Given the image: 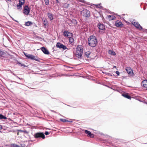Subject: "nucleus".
Masks as SVG:
<instances>
[{"instance_id": "nucleus-1", "label": "nucleus", "mask_w": 147, "mask_h": 147, "mask_svg": "<svg viewBox=\"0 0 147 147\" xmlns=\"http://www.w3.org/2000/svg\"><path fill=\"white\" fill-rule=\"evenodd\" d=\"M88 45L92 47H96L98 43L96 37L94 35L90 36L88 38Z\"/></svg>"}, {"instance_id": "nucleus-2", "label": "nucleus", "mask_w": 147, "mask_h": 147, "mask_svg": "<svg viewBox=\"0 0 147 147\" xmlns=\"http://www.w3.org/2000/svg\"><path fill=\"white\" fill-rule=\"evenodd\" d=\"M83 53V48L82 46L78 45L76 48V56L78 59H81L82 57Z\"/></svg>"}, {"instance_id": "nucleus-3", "label": "nucleus", "mask_w": 147, "mask_h": 147, "mask_svg": "<svg viewBox=\"0 0 147 147\" xmlns=\"http://www.w3.org/2000/svg\"><path fill=\"white\" fill-rule=\"evenodd\" d=\"M34 136L35 138H42L44 139L45 138V136L43 133L42 132H38L34 134Z\"/></svg>"}, {"instance_id": "nucleus-4", "label": "nucleus", "mask_w": 147, "mask_h": 147, "mask_svg": "<svg viewBox=\"0 0 147 147\" xmlns=\"http://www.w3.org/2000/svg\"><path fill=\"white\" fill-rule=\"evenodd\" d=\"M82 14L83 16L88 18L90 16V11L87 9H84L82 11Z\"/></svg>"}, {"instance_id": "nucleus-5", "label": "nucleus", "mask_w": 147, "mask_h": 147, "mask_svg": "<svg viewBox=\"0 0 147 147\" xmlns=\"http://www.w3.org/2000/svg\"><path fill=\"white\" fill-rule=\"evenodd\" d=\"M56 46L57 48H59L60 49H63L64 50L66 49H67L65 45L59 42L57 43Z\"/></svg>"}, {"instance_id": "nucleus-6", "label": "nucleus", "mask_w": 147, "mask_h": 147, "mask_svg": "<svg viewBox=\"0 0 147 147\" xmlns=\"http://www.w3.org/2000/svg\"><path fill=\"white\" fill-rule=\"evenodd\" d=\"M28 59H30L31 60H34L38 62H40V60L41 59L38 57L37 56H35L31 54L30 56Z\"/></svg>"}, {"instance_id": "nucleus-7", "label": "nucleus", "mask_w": 147, "mask_h": 147, "mask_svg": "<svg viewBox=\"0 0 147 147\" xmlns=\"http://www.w3.org/2000/svg\"><path fill=\"white\" fill-rule=\"evenodd\" d=\"M30 12V8L29 7L28 5H26L25 6L23 13L26 15H28Z\"/></svg>"}, {"instance_id": "nucleus-8", "label": "nucleus", "mask_w": 147, "mask_h": 147, "mask_svg": "<svg viewBox=\"0 0 147 147\" xmlns=\"http://www.w3.org/2000/svg\"><path fill=\"white\" fill-rule=\"evenodd\" d=\"M132 23L134 26L139 30H141L143 28L142 27L140 26V25L138 22H132Z\"/></svg>"}, {"instance_id": "nucleus-9", "label": "nucleus", "mask_w": 147, "mask_h": 147, "mask_svg": "<svg viewBox=\"0 0 147 147\" xmlns=\"http://www.w3.org/2000/svg\"><path fill=\"white\" fill-rule=\"evenodd\" d=\"M126 71L131 76H134L133 71L132 69L130 67H127L125 69Z\"/></svg>"}, {"instance_id": "nucleus-10", "label": "nucleus", "mask_w": 147, "mask_h": 147, "mask_svg": "<svg viewBox=\"0 0 147 147\" xmlns=\"http://www.w3.org/2000/svg\"><path fill=\"white\" fill-rule=\"evenodd\" d=\"M97 26L98 28L100 30H105V25L102 23L99 22L97 24Z\"/></svg>"}, {"instance_id": "nucleus-11", "label": "nucleus", "mask_w": 147, "mask_h": 147, "mask_svg": "<svg viewBox=\"0 0 147 147\" xmlns=\"http://www.w3.org/2000/svg\"><path fill=\"white\" fill-rule=\"evenodd\" d=\"M115 25L118 28H121L124 25L121 21L117 20L115 22Z\"/></svg>"}, {"instance_id": "nucleus-12", "label": "nucleus", "mask_w": 147, "mask_h": 147, "mask_svg": "<svg viewBox=\"0 0 147 147\" xmlns=\"http://www.w3.org/2000/svg\"><path fill=\"white\" fill-rule=\"evenodd\" d=\"M40 49L46 55H49L50 53L49 51L45 47H43L40 48Z\"/></svg>"}, {"instance_id": "nucleus-13", "label": "nucleus", "mask_w": 147, "mask_h": 147, "mask_svg": "<svg viewBox=\"0 0 147 147\" xmlns=\"http://www.w3.org/2000/svg\"><path fill=\"white\" fill-rule=\"evenodd\" d=\"M84 132L87 135V136L91 138H93L94 137V134H92L90 131L87 130H85Z\"/></svg>"}, {"instance_id": "nucleus-14", "label": "nucleus", "mask_w": 147, "mask_h": 147, "mask_svg": "<svg viewBox=\"0 0 147 147\" xmlns=\"http://www.w3.org/2000/svg\"><path fill=\"white\" fill-rule=\"evenodd\" d=\"M122 96L129 99H131V96L128 93H124L121 94Z\"/></svg>"}, {"instance_id": "nucleus-15", "label": "nucleus", "mask_w": 147, "mask_h": 147, "mask_svg": "<svg viewBox=\"0 0 147 147\" xmlns=\"http://www.w3.org/2000/svg\"><path fill=\"white\" fill-rule=\"evenodd\" d=\"M7 56L6 53L2 50L0 49V57H5Z\"/></svg>"}, {"instance_id": "nucleus-16", "label": "nucleus", "mask_w": 147, "mask_h": 147, "mask_svg": "<svg viewBox=\"0 0 147 147\" xmlns=\"http://www.w3.org/2000/svg\"><path fill=\"white\" fill-rule=\"evenodd\" d=\"M142 86L145 88L147 90V80H145L143 81L142 82Z\"/></svg>"}, {"instance_id": "nucleus-17", "label": "nucleus", "mask_w": 147, "mask_h": 147, "mask_svg": "<svg viewBox=\"0 0 147 147\" xmlns=\"http://www.w3.org/2000/svg\"><path fill=\"white\" fill-rule=\"evenodd\" d=\"M47 15L51 20H53L54 19L53 15L51 13L49 12L47 13Z\"/></svg>"}, {"instance_id": "nucleus-18", "label": "nucleus", "mask_w": 147, "mask_h": 147, "mask_svg": "<svg viewBox=\"0 0 147 147\" xmlns=\"http://www.w3.org/2000/svg\"><path fill=\"white\" fill-rule=\"evenodd\" d=\"M91 53L89 51H88L87 52H86L84 53V55L87 58H90L91 57L89 56Z\"/></svg>"}, {"instance_id": "nucleus-19", "label": "nucleus", "mask_w": 147, "mask_h": 147, "mask_svg": "<svg viewBox=\"0 0 147 147\" xmlns=\"http://www.w3.org/2000/svg\"><path fill=\"white\" fill-rule=\"evenodd\" d=\"M64 36L65 37L68 38V34L69 31L67 30H65L63 33Z\"/></svg>"}, {"instance_id": "nucleus-20", "label": "nucleus", "mask_w": 147, "mask_h": 147, "mask_svg": "<svg viewBox=\"0 0 147 147\" xmlns=\"http://www.w3.org/2000/svg\"><path fill=\"white\" fill-rule=\"evenodd\" d=\"M32 24L33 23L32 22L28 21L25 22L24 25L26 26H28Z\"/></svg>"}, {"instance_id": "nucleus-21", "label": "nucleus", "mask_w": 147, "mask_h": 147, "mask_svg": "<svg viewBox=\"0 0 147 147\" xmlns=\"http://www.w3.org/2000/svg\"><path fill=\"white\" fill-rule=\"evenodd\" d=\"M108 17L110 19V20H113L116 18L115 16L110 15L108 16Z\"/></svg>"}, {"instance_id": "nucleus-22", "label": "nucleus", "mask_w": 147, "mask_h": 147, "mask_svg": "<svg viewBox=\"0 0 147 147\" xmlns=\"http://www.w3.org/2000/svg\"><path fill=\"white\" fill-rule=\"evenodd\" d=\"M72 23L75 25H77V22L76 20L75 19H72L71 20Z\"/></svg>"}, {"instance_id": "nucleus-23", "label": "nucleus", "mask_w": 147, "mask_h": 147, "mask_svg": "<svg viewBox=\"0 0 147 147\" xmlns=\"http://www.w3.org/2000/svg\"><path fill=\"white\" fill-rule=\"evenodd\" d=\"M17 64H19V65H20L21 66H23V67H27V66L26 65L23 63H20V62L18 60H17Z\"/></svg>"}, {"instance_id": "nucleus-24", "label": "nucleus", "mask_w": 147, "mask_h": 147, "mask_svg": "<svg viewBox=\"0 0 147 147\" xmlns=\"http://www.w3.org/2000/svg\"><path fill=\"white\" fill-rule=\"evenodd\" d=\"M22 5H23L20 4V3H18V4L17 5V7L18 9H22Z\"/></svg>"}, {"instance_id": "nucleus-25", "label": "nucleus", "mask_w": 147, "mask_h": 147, "mask_svg": "<svg viewBox=\"0 0 147 147\" xmlns=\"http://www.w3.org/2000/svg\"><path fill=\"white\" fill-rule=\"evenodd\" d=\"M7 119V117L3 115L2 114H0V119Z\"/></svg>"}, {"instance_id": "nucleus-26", "label": "nucleus", "mask_w": 147, "mask_h": 147, "mask_svg": "<svg viewBox=\"0 0 147 147\" xmlns=\"http://www.w3.org/2000/svg\"><path fill=\"white\" fill-rule=\"evenodd\" d=\"M109 51L110 52L109 54L111 55H116V53L114 51L111 50H109Z\"/></svg>"}, {"instance_id": "nucleus-27", "label": "nucleus", "mask_w": 147, "mask_h": 147, "mask_svg": "<svg viewBox=\"0 0 147 147\" xmlns=\"http://www.w3.org/2000/svg\"><path fill=\"white\" fill-rule=\"evenodd\" d=\"M69 42L70 44L72 43L74 41V40L72 37L69 38Z\"/></svg>"}, {"instance_id": "nucleus-28", "label": "nucleus", "mask_w": 147, "mask_h": 147, "mask_svg": "<svg viewBox=\"0 0 147 147\" xmlns=\"http://www.w3.org/2000/svg\"><path fill=\"white\" fill-rule=\"evenodd\" d=\"M23 53L24 54V55H25V56L26 57L27 59H28L30 56V55H31V54H28L27 53H25L24 52H23Z\"/></svg>"}, {"instance_id": "nucleus-29", "label": "nucleus", "mask_w": 147, "mask_h": 147, "mask_svg": "<svg viewBox=\"0 0 147 147\" xmlns=\"http://www.w3.org/2000/svg\"><path fill=\"white\" fill-rule=\"evenodd\" d=\"M43 21L44 22L43 26H44V27H45V26H46L47 24V23L48 24V23L46 19H45V20H43Z\"/></svg>"}, {"instance_id": "nucleus-30", "label": "nucleus", "mask_w": 147, "mask_h": 147, "mask_svg": "<svg viewBox=\"0 0 147 147\" xmlns=\"http://www.w3.org/2000/svg\"><path fill=\"white\" fill-rule=\"evenodd\" d=\"M19 2L23 5L25 2V0H19Z\"/></svg>"}, {"instance_id": "nucleus-31", "label": "nucleus", "mask_w": 147, "mask_h": 147, "mask_svg": "<svg viewBox=\"0 0 147 147\" xmlns=\"http://www.w3.org/2000/svg\"><path fill=\"white\" fill-rule=\"evenodd\" d=\"M60 120L61 121L63 122H67V121H68V120L63 119H60Z\"/></svg>"}, {"instance_id": "nucleus-32", "label": "nucleus", "mask_w": 147, "mask_h": 147, "mask_svg": "<svg viewBox=\"0 0 147 147\" xmlns=\"http://www.w3.org/2000/svg\"><path fill=\"white\" fill-rule=\"evenodd\" d=\"M11 147H19V146L16 144H11Z\"/></svg>"}, {"instance_id": "nucleus-33", "label": "nucleus", "mask_w": 147, "mask_h": 147, "mask_svg": "<svg viewBox=\"0 0 147 147\" xmlns=\"http://www.w3.org/2000/svg\"><path fill=\"white\" fill-rule=\"evenodd\" d=\"M68 35V38L72 37L73 36V34L72 33L69 32Z\"/></svg>"}, {"instance_id": "nucleus-34", "label": "nucleus", "mask_w": 147, "mask_h": 147, "mask_svg": "<svg viewBox=\"0 0 147 147\" xmlns=\"http://www.w3.org/2000/svg\"><path fill=\"white\" fill-rule=\"evenodd\" d=\"M45 4L46 5H48L49 4V0H44Z\"/></svg>"}, {"instance_id": "nucleus-35", "label": "nucleus", "mask_w": 147, "mask_h": 147, "mask_svg": "<svg viewBox=\"0 0 147 147\" xmlns=\"http://www.w3.org/2000/svg\"><path fill=\"white\" fill-rule=\"evenodd\" d=\"M115 73L117 74V76H118L119 75V72L118 71H116L115 72Z\"/></svg>"}, {"instance_id": "nucleus-36", "label": "nucleus", "mask_w": 147, "mask_h": 147, "mask_svg": "<svg viewBox=\"0 0 147 147\" xmlns=\"http://www.w3.org/2000/svg\"><path fill=\"white\" fill-rule=\"evenodd\" d=\"M45 134L46 135H48L49 134V132L48 131H46L45 132Z\"/></svg>"}, {"instance_id": "nucleus-37", "label": "nucleus", "mask_w": 147, "mask_h": 147, "mask_svg": "<svg viewBox=\"0 0 147 147\" xmlns=\"http://www.w3.org/2000/svg\"><path fill=\"white\" fill-rule=\"evenodd\" d=\"M79 1L82 3H85L86 1H85L84 0H79Z\"/></svg>"}, {"instance_id": "nucleus-38", "label": "nucleus", "mask_w": 147, "mask_h": 147, "mask_svg": "<svg viewBox=\"0 0 147 147\" xmlns=\"http://www.w3.org/2000/svg\"><path fill=\"white\" fill-rule=\"evenodd\" d=\"M107 75L109 76H112V74L111 73H109L107 72Z\"/></svg>"}, {"instance_id": "nucleus-39", "label": "nucleus", "mask_w": 147, "mask_h": 147, "mask_svg": "<svg viewBox=\"0 0 147 147\" xmlns=\"http://www.w3.org/2000/svg\"><path fill=\"white\" fill-rule=\"evenodd\" d=\"M55 2L57 4H59L60 3V2L58 0H56Z\"/></svg>"}, {"instance_id": "nucleus-40", "label": "nucleus", "mask_w": 147, "mask_h": 147, "mask_svg": "<svg viewBox=\"0 0 147 147\" xmlns=\"http://www.w3.org/2000/svg\"><path fill=\"white\" fill-rule=\"evenodd\" d=\"M22 132L25 133H28L27 131L25 130H23Z\"/></svg>"}, {"instance_id": "nucleus-41", "label": "nucleus", "mask_w": 147, "mask_h": 147, "mask_svg": "<svg viewBox=\"0 0 147 147\" xmlns=\"http://www.w3.org/2000/svg\"><path fill=\"white\" fill-rule=\"evenodd\" d=\"M2 129V125H0V130L1 129ZM0 132H1V131L0 130Z\"/></svg>"}, {"instance_id": "nucleus-42", "label": "nucleus", "mask_w": 147, "mask_h": 147, "mask_svg": "<svg viewBox=\"0 0 147 147\" xmlns=\"http://www.w3.org/2000/svg\"><path fill=\"white\" fill-rule=\"evenodd\" d=\"M16 77L17 78H18L20 80H22L23 79L22 78H19L18 76H16Z\"/></svg>"}, {"instance_id": "nucleus-43", "label": "nucleus", "mask_w": 147, "mask_h": 147, "mask_svg": "<svg viewBox=\"0 0 147 147\" xmlns=\"http://www.w3.org/2000/svg\"><path fill=\"white\" fill-rule=\"evenodd\" d=\"M102 73L104 74H105L107 75V72H106L102 71Z\"/></svg>"}, {"instance_id": "nucleus-44", "label": "nucleus", "mask_w": 147, "mask_h": 147, "mask_svg": "<svg viewBox=\"0 0 147 147\" xmlns=\"http://www.w3.org/2000/svg\"><path fill=\"white\" fill-rule=\"evenodd\" d=\"M72 121H71V119H70V121H69L68 120V121H67V122H70V123H71V122H72Z\"/></svg>"}, {"instance_id": "nucleus-45", "label": "nucleus", "mask_w": 147, "mask_h": 147, "mask_svg": "<svg viewBox=\"0 0 147 147\" xmlns=\"http://www.w3.org/2000/svg\"><path fill=\"white\" fill-rule=\"evenodd\" d=\"M52 112L56 113V112L55 111H54V110H51V111Z\"/></svg>"}, {"instance_id": "nucleus-46", "label": "nucleus", "mask_w": 147, "mask_h": 147, "mask_svg": "<svg viewBox=\"0 0 147 147\" xmlns=\"http://www.w3.org/2000/svg\"><path fill=\"white\" fill-rule=\"evenodd\" d=\"M18 131H20V132H22L23 130H18Z\"/></svg>"}, {"instance_id": "nucleus-47", "label": "nucleus", "mask_w": 147, "mask_h": 147, "mask_svg": "<svg viewBox=\"0 0 147 147\" xmlns=\"http://www.w3.org/2000/svg\"><path fill=\"white\" fill-rule=\"evenodd\" d=\"M6 1L7 2L8 1L10 2L11 1V0H6Z\"/></svg>"}, {"instance_id": "nucleus-48", "label": "nucleus", "mask_w": 147, "mask_h": 147, "mask_svg": "<svg viewBox=\"0 0 147 147\" xmlns=\"http://www.w3.org/2000/svg\"><path fill=\"white\" fill-rule=\"evenodd\" d=\"M98 8H101L102 7V6H100V7H98Z\"/></svg>"}, {"instance_id": "nucleus-49", "label": "nucleus", "mask_w": 147, "mask_h": 147, "mask_svg": "<svg viewBox=\"0 0 147 147\" xmlns=\"http://www.w3.org/2000/svg\"><path fill=\"white\" fill-rule=\"evenodd\" d=\"M12 20H14V21H15V22H18V21L17 20H14V19H13V18H12Z\"/></svg>"}, {"instance_id": "nucleus-50", "label": "nucleus", "mask_w": 147, "mask_h": 147, "mask_svg": "<svg viewBox=\"0 0 147 147\" xmlns=\"http://www.w3.org/2000/svg\"><path fill=\"white\" fill-rule=\"evenodd\" d=\"M13 74L16 77V76H17L16 75V74H14V73H13Z\"/></svg>"}, {"instance_id": "nucleus-51", "label": "nucleus", "mask_w": 147, "mask_h": 147, "mask_svg": "<svg viewBox=\"0 0 147 147\" xmlns=\"http://www.w3.org/2000/svg\"><path fill=\"white\" fill-rule=\"evenodd\" d=\"M101 135H103V133H102L101 134Z\"/></svg>"}, {"instance_id": "nucleus-52", "label": "nucleus", "mask_w": 147, "mask_h": 147, "mask_svg": "<svg viewBox=\"0 0 147 147\" xmlns=\"http://www.w3.org/2000/svg\"><path fill=\"white\" fill-rule=\"evenodd\" d=\"M116 67L115 66H114V67Z\"/></svg>"}, {"instance_id": "nucleus-53", "label": "nucleus", "mask_w": 147, "mask_h": 147, "mask_svg": "<svg viewBox=\"0 0 147 147\" xmlns=\"http://www.w3.org/2000/svg\"><path fill=\"white\" fill-rule=\"evenodd\" d=\"M18 135H19V133H18V134H17Z\"/></svg>"}, {"instance_id": "nucleus-54", "label": "nucleus", "mask_w": 147, "mask_h": 147, "mask_svg": "<svg viewBox=\"0 0 147 147\" xmlns=\"http://www.w3.org/2000/svg\"><path fill=\"white\" fill-rule=\"evenodd\" d=\"M97 6H98L99 5H97Z\"/></svg>"}, {"instance_id": "nucleus-55", "label": "nucleus", "mask_w": 147, "mask_h": 147, "mask_svg": "<svg viewBox=\"0 0 147 147\" xmlns=\"http://www.w3.org/2000/svg\"><path fill=\"white\" fill-rule=\"evenodd\" d=\"M146 103L147 104V103Z\"/></svg>"}]
</instances>
